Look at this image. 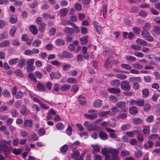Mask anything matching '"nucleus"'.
<instances>
[{
  "label": "nucleus",
  "instance_id": "obj_42",
  "mask_svg": "<svg viewBox=\"0 0 160 160\" xmlns=\"http://www.w3.org/2000/svg\"><path fill=\"white\" fill-rule=\"evenodd\" d=\"M127 117V115L125 113H121L118 115L117 118L119 119H126Z\"/></svg>",
  "mask_w": 160,
  "mask_h": 160
},
{
  "label": "nucleus",
  "instance_id": "obj_45",
  "mask_svg": "<svg viewBox=\"0 0 160 160\" xmlns=\"http://www.w3.org/2000/svg\"><path fill=\"white\" fill-rule=\"evenodd\" d=\"M142 132L146 136L148 135L150 133V128L149 127L146 126L142 130Z\"/></svg>",
  "mask_w": 160,
  "mask_h": 160
},
{
  "label": "nucleus",
  "instance_id": "obj_1",
  "mask_svg": "<svg viewBox=\"0 0 160 160\" xmlns=\"http://www.w3.org/2000/svg\"><path fill=\"white\" fill-rule=\"evenodd\" d=\"M11 144V141L7 142L5 141H0V150L2 151L5 155H8L9 154L10 151L12 148L7 146V144L10 145Z\"/></svg>",
  "mask_w": 160,
  "mask_h": 160
},
{
  "label": "nucleus",
  "instance_id": "obj_51",
  "mask_svg": "<svg viewBox=\"0 0 160 160\" xmlns=\"http://www.w3.org/2000/svg\"><path fill=\"white\" fill-rule=\"evenodd\" d=\"M116 76L117 78L120 79H124L127 78L126 75L122 73L117 74L116 75Z\"/></svg>",
  "mask_w": 160,
  "mask_h": 160
},
{
  "label": "nucleus",
  "instance_id": "obj_20",
  "mask_svg": "<svg viewBox=\"0 0 160 160\" xmlns=\"http://www.w3.org/2000/svg\"><path fill=\"white\" fill-rule=\"evenodd\" d=\"M152 32L154 34H160V27L158 26H154L152 28Z\"/></svg>",
  "mask_w": 160,
  "mask_h": 160
},
{
  "label": "nucleus",
  "instance_id": "obj_19",
  "mask_svg": "<svg viewBox=\"0 0 160 160\" xmlns=\"http://www.w3.org/2000/svg\"><path fill=\"white\" fill-rule=\"evenodd\" d=\"M78 102L79 103L82 105H84L86 103L85 98L84 96H80L78 97Z\"/></svg>",
  "mask_w": 160,
  "mask_h": 160
},
{
  "label": "nucleus",
  "instance_id": "obj_6",
  "mask_svg": "<svg viewBox=\"0 0 160 160\" xmlns=\"http://www.w3.org/2000/svg\"><path fill=\"white\" fill-rule=\"evenodd\" d=\"M24 127L26 129L31 128L33 125V122L31 119H26L24 121Z\"/></svg>",
  "mask_w": 160,
  "mask_h": 160
},
{
  "label": "nucleus",
  "instance_id": "obj_5",
  "mask_svg": "<svg viewBox=\"0 0 160 160\" xmlns=\"http://www.w3.org/2000/svg\"><path fill=\"white\" fill-rule=\"evenodd\" d=\"M101 125L103 127H110L111 128H114L116 126V123L114 122H111L110 121H104L101 123Z\"/></svg>",
  "mask_w": 160,
  "mask_h": 160
},
{
  "label": "nucleus",
  "instance_id": "obj_57",
  "mask_svg": "<svg viewBox=\"0 0 160 160\" xmlns=\"http://www.w3.org/2000/svg\"><path fill=\"white\" fill-rule=\"evenodd\" d=\"M158 138V135L156 134L151 135L148 137V139L149 140H154Z\"/></svg>",
  "mask_w": 160,
  "mask_h": 160
},
{
  "label": "nucleus",
  "instance_id": "obj_56",
  "mask_svg": "<svg viewBox=\"0 0 160 160\" xmlns=\"http://www.w3.org/2000/svg\"><path fill=\"white\" fill-rule=\"evenodd\" d=\"M15 73L17 76L22 78L23 76V74L22 71L20 70H17L15 72Z\"/></svg>",
  "mask_w": 160,
  "mask_h": 160
},
{
  "label": "nucleus",
  "instance_id": "obj_48",
  "mask_svg": "<svg viewBox=\"0 0 160 160\" xmlns=\"http://www.w3.org/2000/svg\"><path fill=\"white\" fill-rule=\"evenodd\" d=\"M56 127L57 129L59 130H63L64 128V125L61 122L58 123L56 124Z\"/></svg>",
  "mask_w": 160,
  "mask_h": 160
},
{
  "label": "nucleus",
  "instance_id": "obj_12",
  "mask_svg": "<svg viewBox=\"0 0 160 160\" xmlns=\"http://www.w3.org/2000/svg\"><path fill=\"white\" fill-rule=\"evenodd\" d=\"M37 89L39 91H43L46 90V88L45 84L38 82L36 86Z\"/></svg>",
  "mask_w": 160,
  "mask_h": 160
},
{
  "label": "nucleus",
  "instance_id": "obj_37",
  "mask_svg": "<svg viewBox=\"0 0 160 160\" xmlns=\"http://www.w3.org/2000/svg\"><path fill=\"white\" fill-rule=\"evenodd\" d=\"M104 66L106 68H108L112 66L111 64V61L109 59L106 60L104 64Z\"/></svg>",
  "mask_w": 160,
  "mask_h": 160
},
{
  "label": "nucleus",
  "instance_id": "obj_33",
  "mask_svg": "<svg viewBox=\"0 0 160 160\" xmlns=\"http://www.w3.org/2000/svg\"><path fill=\"white\" fill-rule=\"evenodd\" d=\"M67 81L68 83L73 84L76 82L77 80L75 78L70 77L67 79Z\"/></svg>",
  "mask_w": 160,
  "mask_h": 160
},
{
  "label": "nucleus",
  "instance_id": "obj_4",
  "mask_svg": "<svg viewBox=\"0 0 160 160\" xmlns=\"http://www.w3.org/2000/svg\"><path fill=\"white\" fill-rule=\"evenodd\" d=\"M122 90L124 91H129L130 89V86L128 81L125 80L122 82L120 84Z\"/></svg>",
  "mask_w": 160,
  "mask_h": 160
},
{
  "label": "nucleus",
  "instance_id": "obj_47",
  "mask_svg": "<svg viewBox=\"0 0 160 160\" xmlns=\"http://www.w3.org/2000/svg\"><path fill=\"white\" fill-rule=\"evenodd\" d=\"M12 152L16 155L20 154L22 153V150L21 149L14 148L12 150Z\"/></svg>",
  "mask_w": 160,
  "mask_h": 160
},
{
  "label": "nucleus",
  "instance_id": "obj_38",
  "mask_svg": "<svg viewBox=\"0 0 160 160\" xmlns=\"http://www.w3.org/2000/svg\"><path fill=\"white\" fill-rule=\"evenodd\" d=\"M87 48L85 47H83L82 48V52L84 55V58L86 59H87L89 58V56L88 54L87 53Z\"/></svg>",
  "mask_w": 160,
  "mask_h": 160
},
{
  "label": "nucleus",
  "instance_id": "obj_60",
  "mask_svg": "<svg viewBox=\"0 0 160 160\" xmlns=\"http://www.w3.org/2000/svg\"><path fill=\"white\" fill-rule=\"evenodd\" d=\"M80 40L82 44H85L88 42V37L85 36L81 38L80 39Z\"/></svg>",
  "mask_w": 160,
  "mask_h": 160
},
{
  "label": "nucleus",
  "instance_id": "obj_61",
  "mask_svg": "<svg viewBox=\"0 0 160 160\" xmlns=\"http://www.w3.org/2000/svg\"><path fill=\"white\" fill-rule=\"evenodd\" d=\"M20 112L22 115H25L26 114V106L24 105L22 106Z\"/></svg>",
  "mask_w": 160,
  "mask_h": 160
},
{
  "label": "nucleus",
  "instance_id": "obj_43",
  "mask_svg": "<svg viewBox=\"0 0 160 160\" xmlns=\"http://www.w3.org/2000/svg\"><path fill=\"white\" fill-rule=\"evenodd\" d=\"M131 127L130 124L127 123L123 124L121 127V129L122 130L125 131L129 129Z\"/></svg>",
  "mask_w": 160,
  "mask_h": 160
},
{
  "label": "nucleus",
  "instance_id": "obj_14",
  "mask_svg": "<svg viewBox=\"0 0 160 160\" xmlns=\"http://www.w3.org/2000/svg\"><path fill=\"white\" fill-rule=\"evenodd\" d=\"M84 116L85 118H89L92 120L96 119L98 117V115L96 113H94L92 114H85Z\"/></svg>",
  "mask_w": 160,
  "mask_h": 160
},
{
  "label": "nucleus",
  "instance_id": "obj_23",
  "mask_svg": "<svg viewBox=\"0 0 160 160\" xmlns=\"http://www.w3.org/2000/svg\"><path fill=\"white\" fill-rule=\"evenodd\" d=\"M110 83L112 86L117 87L119 86L120 82L119 80L116 79L111 81Z\"/></svg>",
  "mask_w": 160,
  "mask_h": 160
},
{
  "label": "nucleus",
  "instance_id": "obj_34",
  "mask_svg": "<svg viewBox=\"0 0 160 160\" xmlns=\"http://www.w3.org/2000/svg\"><path fill=\"white\" fill-rule=\"evenodd\" d=\"M91 147L93 148L94 150V151H92V153L93 154H95V152H98L100 151V147L98 144L92 145Z\"/></svg>",
  "mask_w": 160,
  "mask_h": 160
},
{
  "label": "nucleus",
  "instance_id": "obj_8",
  "mask_svg": "<svg viewBox=\"0 0 160 160\" xmlns=\"http://www.w3.org/2000/svg\"><path fill=\"white\" fill-rule=\"evenodd\" d=\"M94 28H95L97 32L100 34L102 29L101 25L96 21H94L93 23Z\"/></svg>",
  "mask_w": 160,
  "mask_h": 160
},
{
  "label": "nucleus",
  "instance_id": "obj_31",
  "mask_svg": "<svg viewBox=\"0 0 160 160\" xmlns=\"http://www.w3.org/2000/svg\"><path fill=\"white\" fill-rule=\"evenodd\" d=\"M154 145V143L149 140L147 142V143H146L144 145V147L146 149H148L149 148H151Z\"/></svg>",
  "mask_w": 160,
  "mask_h": 160
},
{
  "label": "nucleus",
  "instance_id": "obj_49",
  "mask_svg": "<svg viewBox=\"0 0 160 160\" xmlns=\"http://www.w3.org/2000/svg\"><path fill=\"white\" fill-rule=\"evenodd\" d=\"M18 20L17 17H14L13 16H11L10 17L9 20V22L12 23H14L16 22Z\"/></svg>",
  "mask_w": 160,
  "mask_h": 160
},
{
  "label": "nucleus",
  "instance_id": "obj_63",
  "mask_svg": "<svg viewBox=\"0 0 160 160\" xmlns=\"http://www.w3.org/2000/svg\"><path fill=\"white\" fill-rule=\"evenodd\" d=\"M144 104V100L140 99L137 100V105L139 106H142Z\"/></svg>",
  "mask_w": 160,
  "mask_h": 160
},
{
  "label": "nucleus",
  "instance_id": "obj_39",
  "mask_svg": "<svg viewBox=\"0 0 160 160\" xmlns=\"http://www.w3.org/2000/svg\"><path fill=\"white\" fill-rule=\"evenodd\" d=\"M24 95L23 92L21 91H18L15 95V98L16 99L22 98Z\"/></svg>",
  "mask_w": 160,
  "mask_h": 160
},
{
  "label": "nucleus",
  "instance_id": "obj_44",
  "mask_svg": "<svg viewBox=\"0 0 160 160\" xmlns=\"http://www.w3.org/2000/svg\"><path fill=\"white\" fill-rule=\"evenodd\" d=\"M111 111L112 112V113H111V115L114 116L115 115V114L118 112L119 110L118 108L116 107H112L111 109Z\"/></svg>",
  "mask_w": 160,
  "mask_h": 160
},
{
  "label": "nucleus",
  "instance_id": "obj_2",
  "mask_svg": "<svg viewBox=\"0 0 160 160\" xmlns=\"http://www.w3.org/2000/svg\"><path fill=\"white\" fill-rule=\"evenodd\" d=\"M102 154L105 155L106 157L108 156V154L110 153L112 155V159L114 157L119 153V151L116 149H108L105 148L102 149Z\"/></svg>",
  "mask_w": 160,
  "mask_h": 160
},
{
  "label": "nucleus",
  "instance_id": "obj_27",
  "mask_svg": "<svg viewBox=\"0 0 160 160\" xmlns=\"http://www.w3.org/2000/svg\"><path fill=\"white\" fill-rule=\"evenodd\" d=\"M71 88V86L69 84H64L62 85L60 89L62 91H65L69 90Z\"/></svg>",
  "mask_w": 160,
  "mask_h": 160
},
{
  "label": "nucleus",
  "instance_id": "obj_22",
  "mask_svg": "<svg viewBox=\"0 0 160 160\" xmlns=\"http://www.w3.org/2000/svg\"><path fill=\"white\" fill-rule=\"evenodd\" d=\"M62 69L64 71H67L69 70L71 67V65L68 63H65L63 64L62 63Z\"/></svg>",
  "mask_w": 160,
  "mask_h": 160
},
{
  "label": "nucleus",
  "instance_id": "obj_11",
  "mask_svg": "<svg viewBox=\"0 0 160 160\" xmlns=\"http://www.w3.org/2000/svg\"><path fill=\"white\" fill-rule=\"evenodd\" d=\"M106 130L108 132L110 133V136L112 138H115L117 137V135L115 133V131L112 129L106 128Z\"/></svg>",
  "mask_w": 160,
  "mask_h": 160
},
{
  "label": "nucleus",
  "instance_id": "obj_29",
  "mask_svg": "<svg viewBox=\"0 0 160 160\" xmlns=\"http://www.w3.org/2000/svg\"><path fill=\"white\" fill-rule=\"evenodd\" d=\"M129 112L131 114H136L137 113V108L136 107H132L129 109Z\"/></svg>",
  "mask_w": 160,
  "mask_h": 160
},
{
  "label": "nucleus",
  "instance_id": "obj_53",
  "mask_svg": "<svg viewBox=\"0 0 160 160\" xmlns=\"http://www.w3.org/2000/svg\"><path fill=\"white\" fill-rule=\"evenodd\" d=\"M111 115V112L110 111H104L100 112L99 113V116H106L108 115Z\"/></svg>",
  "mask_w": 160,
  "mask_h": 160
},
{
  "label": "nucleus",
  "instance_id": "obj_9",
  "mask_svg": "<svg viewBox=\"0 0 160 160\" xmlns=\"http://www.w3.org/2000/svg\"><path fill=\"white\" fill-rule=\"evenodd\" d=\"M116 106L118 108L124 109L123 111V112H125L127 110L125 109L126 106V104L125 102L120 101L118 102L116 104Z\"/></svg>",
  "mask_w": 160,
  "mask_h": 160
},
{
  "label": "nucleus",
  "instance_id": "obj_64",
  "mask_svg": "<svg viewBox=\"0 0 160 160\" xmlns=\"http://www.w3.org/2000/svg\"><path fill=\"white\" fill-rule=\"evenodd\" d=\"M68 146L67 145L65 144L63 145L61 148V151L62 153L66 152L68 149Z\"/></svg>",
  "mask_w": 160,
  "mask_h": 160
},
{
  "label": "nucleus",
  "instance_id": "obj_24",
  "mask_svg": "<svg viewBox=\"0 0 160 160\" xmlns=\"http://www.w3.org/2000/svg\"><path fill=\"white\" fill-rule=\"evenodd\" d=\"M56 45L58 46H62L65 44L64 41L61 39H58L55 41Z\"/></svg>",
  "mask_w": 160,
  "mask_h": 160
},
{
  "label": "nucleus",
  "instance_id": "obj_62",
  "mask_svg": "<svg viewBox=\"0 0 160 160\" xmlns=\"http://www.w3.org/2000/svg\"><path fill=\"white\" fill-rule=\"evenodd\" d=\"M142 96L143 98L147 97L149 94L148 90L147 89H144L142 91Z\"/></svg>",
  "mask_w": 160,
  "mask_h": 160
},
{
  "label": "nucleus",
  "instance_id": "obj_17",
  "mask_svg": "<svg viewBox=\"0 0 160 160\" xmlns=\"http://www.w3.org/2000/svg\"><path fill=\"white\" fill-rule=\"evenodd\" d=\"M108 90L111 93H118L120 92V89L118 88H110L108 89Z\"/></svg>",
  "mask_w": 160,
  "mask_h": 160
},
{
  "label": "nucleus",
  "instance_id": "obj_46",
  "mask_svg": "<svg viewBox=\"0 0 160 160\" xmlns=\"http://www.w3.org/2000/svg\"><path fill=\"white\" fill-rule=\"evenodd\" d=\"M18 64V67L20 68L22 67L26 63V60L24 59H21L19 60Z\"/></svg>",
  "mask_w": 160,
  "mask_h": 160
},
{
  "label": "nucleus",
  "instance_id": "obj_10",
  "mask_svg": "<svg viewBox=\"0 0 160 160\" xmlns=\"http://www.w3.org/2000/svg\"><path fill=\"white\" fill-rule=\"evenodd\" d=\"M136 42L138 44L145 46H149L150 45V44L147 42L146 41L140 38H138L136 40Z\"/></svg>",
  "mask_w": 160,
  "mask_h": 160
},
{
  "label": "nucleus",
  "instance_id": "obj_15",
  "mask_svg": "<svg viewBox=\"0 0 160 160\" xmlns=\"http://www.w3.org/2000/svg\"><path fill=\"white\" fill-rule=\"evenodd\" d=\"M78 44L77 41H74L72 43L70 44L68 46V50L70 51H73L75 50V45Z\"/></svg>",
  "mask_w": 160,
  "mask_h": 160
},
{
  "label": "nucleus",
  "instance_id": "obj_35",
  "mask_svg": "<svg viewBox=\"0 0 160 160\" xmlns=\"http://www.w3.org/2000/svg\"><path fill=\"white\" fill-rule=\"evenodd\" d=\"M133 68L137 69H141L143 68V66L138 63H134L132 64Z\"/></svg>",
  "mask_w": 160,
  "mask_h": 160
},
{
  "label": "nucleus",
  "instance_id": "obj_32",
  "mask_svg": "<svg viewBox=\"0 0 160 160\" xmlns=\"http://www.w3.org/2000/svg\"><path fill=\"white\" fill-rule=\"evenodd\" d=\"M28 76L29 78L31 79L32 81L34 82H36L37 81V79L35 77L33 73H29L28 74Z\"/></svg>",
  "mask_w": 160,
  "mask_h": 160
},
{
  "label": "nucleus",
  "instance_id": "obj_50",
  "mask_svg": "<svg viewBox=\"0 0 160 160\" xmlns=\"http://www.w3.org/2000/svg\"><path fill=\"white\" fill-rule=\"evenodd\" d=\"M41 43V41L40 40L36 39L33 41L32 45L33 47H38L40 45Z\"/></svg>",
  "mask_w": 160,
  "mask_h": 160
},
{
  "label": "nucleus",
  "instance_id": "obj_30",
  "mask_svg": "<svg viewBox=\"0 0 160 160\" xmlns=\"http://www.w3.org/2000/svg\"><path fill=\"white\" fill-rule=\"evenodd\" d=\"M125 59L129 61H136L137 60L136 58L129 55H127L125 56Z\"/></svg>",
  "mask_w": 160,
  "mask_h": 160
},
{
  "label": "nucleus",
  "instance_id": "obj_36",
  "mask_svg": "<svg viewBox=\"0 0 160 160\" xmlns=\"http://www.w3.org/2000/svg\"><path fill=\"white\" fill-rule=\"evenodd\" d=\"M79 154V152L78 151L75 150L73 151L71 155V156L72 158L76 159L78 157Z\"/></svg>",
  "mask_w": 160,
  "mask_h": 160
},
{
  "label": "nucleus",
  "instance_id": "obj_25",
  "mask_svg": "<svg viewBox=\"0 0 160 160\" xmlns=\"http://www.w3.org/2000/svg\"><path fill=\"white\" fill-rule=\"evenodd\" d=\"M64 32L66 34H71L74 32L73 28L68 27H67L65 28Z\"/></svg>",
  "mask_w": 160,
  "mask_h": 160
},
{
  "label": "nucleus",
  "instance_id": "obj_52",
  "mask_svg": "<svg viewBox=\"0 0 160 160\" xmlns=\"http://www.w3.org/2000/svg\"><path fill=\"white\" fill-rule=\"evenodd\" d=\"M51 64L58 67H60L62 66V63L56 60L51 62Z\"/></svg>",
  "mask_w": 160,
  "mask_h": 160
},
{
  "label": "nucleus",
  "instance_id": "obj_16",
  "mask_svg": "<svg viewBox=\"0 0 160 160\" xmlns=\"http://www.w3.org/2000/svg\"><path fill=\"white\" fill-rule=\"evenodd\" d=\"M93 105L97 108L100 107L102 104V101L99 100H95L93 102Z\"/></svg>",
  "mask_w": 160,
  "mask_h": 160
},
{
  "label": "nucleus",
  "instance_id": "obj_58",
  "mask_svg": "<svg viewBox=\"0 0 160 160\" xmlns=\"http://www.w3.org/2000/svg\"><path fill=\"white\" fill-rule=\"evenodd\" d=\"M19 59L17 58L12 59L9 60V63L10 65H12L17 63Z\"/></svg>",
  "mask_w": 160,
  "mask_h": 160
},
{
  "label": "nucleus",
  "instance_id": "obj_40",
  "mask_svg": "<svg viewBox=\"0 0 160 160\" xmlns=\"http://www.w3.org/2000/svg\"><path fill=\"white\" fill-rule=\"evenodd\" d=\"M149 34V32L146 30L143 29L141 32L142 36L145 38H146Z\"/></svg>",
  "mask_w": 160,
  "mask_h": 160
},
{
  "label": "nucleus",
  "instance_id": "obj_18",
  "mask_svg": "<svg viewBox=\"0 0 160 160\" xmlns=\"http://www.w3.org/2000/svg\"><path fill=\"white\" fill-rule=\"evenodd\" d=\"M68 12V10L67 8H65L60 10V14L61 17H63L66 16Z\"/></svg>",
  "mask_w": 160,
  "mask_h": 160
},
{
  "label": "nucleus",
  "instance_id": "obj_21",
  "mask_svg": "<svg viewBox=\"0 0 160 160\" xmlns=\"http://www.w3.org/2000/svg\"><path fill=\"white\" fill-rule=\"evenodd\" d=\"M30 31L34 35H36L38 32V31L37 28L35 25H31L29 28Z\"/></svg>",
  "mask_w": 160,
  "mask_h": 160
},
{
  "label": "nucleus",
  "instance_id": "obj_7",
  "mask_svg": "<svg viewBox=\"0 0 160 160\" xmlns=\"http://www.w3.org/2000/svg\"><path fill=\"white\" fill-rule=\"evenodd\" d=\"M50 76L51 79H58L61 76V73L58 72H52L50 74Z\"/></svg>",
  "mask_w": 160,
  "mask_h": 160
},
{
  "label": "nucleus",
  "instance_id": "obj_13",
  "mask_svg": "<svg viewBox=\"0 0 160 160\" xmlns=\"http://www.w3.org/2000/svg\"><path fill=\"white\" fill-rule=\"evenodd\" d=\"M99 136L100 139L102 140H106L108 137L107 134L102 131L100 132L99 134Z\"/></svg>",
  "mask_w": 160,
  "mask_h": 160
},
{
  "label": "nucleus",
  "instance_id": "obj_26",
  "mask_svg": "<svg viewBox=\"0 0 160 160\" xmlns=\"http://www.w3.org/2000/svg\"><path fill=\"white\" fill-rule=\"evenodd\" d=\"M62 56L66 58H70L73 57V55L67 52L64 51L62 53Z\"/></svg>",
  "mask_w": 160,
  "mask_h": 160
},
{
  "label": "nucleus",
  "instance_id": "obj_28",
  "mask_svg": "<svg viewBox=\"0 0 160 160\" xmlns=\"http://www.w3.org/2000/svg\"><path fill=\"white\" fill-rule=\"evenodd\" d=\"M10 44L9 41L8 40H4L0 43V47L4 48L8 46Z\"/></svg>",
  "mask_w": 160,
  "mask_h": 160
},
{
  "label": "nucleus",
  "instance_id": "obj_55",
  "mask_svg": "<svg viewBox=\"0 0 160 160\" xmlns=\"http://www.w3.org/2000/svg\"><path fill=\"white\" fill-rule=\"evenodd\" d=\"M39 25L40 26V27L39 28V31L41 32H43L45 30V24L43 22Z\"/></svg>",
  "mask_w": 160,
  "mask_h": 160
},
{
  "label": "nucleus",
  "instance_id": "obj_3",
  "mask_svg": "<svg viewBox=\"0 0 160 160\" xmlns=\"http://www.w3.org/2000/svg\"><path fill=\"white\" fill-rule=\"evenodd\" d=\"M83 125L87 128V130L89 131H94L96 130L97 128L96 126L94 125L91 123L87 121L84 122Z\"/></svg>",
  "mask_w": 160,
  "mask_h": 160
},
{
  "label": "nucleus",
  "instance_id": "obj_54",
  "mask_svg": "<svg viewBox=\"0 0 160 160\" xmlns=\"http://www.w3.org/2000/svg\"><path fill=\"white\" fill-rule=\"evenodd\" d=\"M35 76L38 79H41L42 78V74L40 72L38 71H35L34 72Z\"/></svg>",
  "mask_w": 160,
  "mask_h": 160
},
{
  "label": "nucleus",
  "instance_id": "obj_41",
  "mask_svg": "<svg viewBox=\"0 0 160 160\" xmlns=\"http://www.w3.org/2000/svg\"><path fill=\"white\" fill-rule=\"evenodd\" d=\"M132 122L136 124H139L142 122V120L139 118H136L133 119Z\"/></svg>",
  "mask_w": 160,
  "mask_h": 160
},
{
  "label": "nucleus",
  "instance_id": "obj_59",
  "mask_svg": "<svg viewBox=\"0 0 160 160\" xmlns=\"http://www.w3.org/2000/svg\"><path fill=\"white\" fill-rule=\"evenodd\" d=\"M35 69V67L33 65L27 66V71L28 72L33 71Z\"/></svg>",
  "mask_w": 160,
  "mask_h": 160
}]
</instances>
